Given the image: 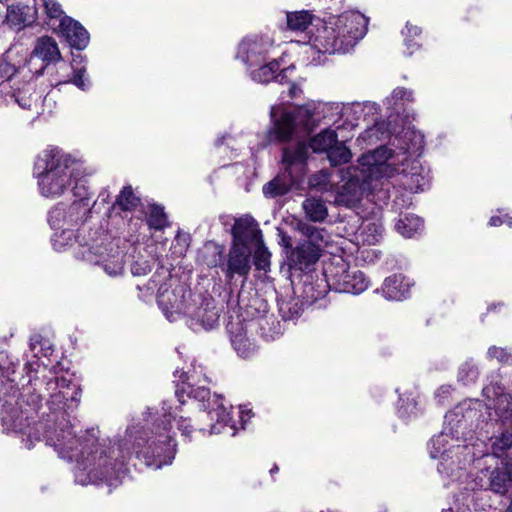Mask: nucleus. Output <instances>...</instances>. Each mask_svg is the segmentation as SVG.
Returning a JSON list of instances; mask_svg holds the SVG:
<instances>
[{"label":"nucleus","instance_id":"nucleus-49","mask_svg":"<svg viewBox=\"0 0 512 512\" xmlns=\"http://www.w3.org/2000/svg\"><path fill=\"white\" fill-rule=\"evenodd\" d=\"M297 230L304 236L308 238L307 241L315 242L317 240H322V229H319L315 226H312L310 224L304 223V222H298L297 223Z\"/></svg>","mask_w":512,"mask_h":512},{"label":"nucleus","instance_id":"nucleus-29","mask_svg":"<svg viewBox=\"0 0 512 512\" xmlns=\"http://www.w3.org/2000/svg\"><path fill=\"white\" fill-rule=\"evenodd\" d=\"M382 225L377 221L364 220L359 227L356 238L363 245H375L382 237Z\"/></svg>","mask_w":512,"mask_h":512},{"label":"nucleus","instance_id":"nucleus-57","mask_svg":"<svg viewBox=\"0 0 512 512\" xmlns=\"http://www.w3.org/2000/svg\"><path fill=\"white\" fill-rule=\"evenodd\" d=\"M502 466L512 480V458L502 460Z\"/></svg>","mask_w":512,"mask_h":512},{"label":"nucleus","instance_id":"nucleus-12","mask_svg":"<svg viewBox=\"0 0 512 512\" xmlns=\"http://www.w3.org/2000/svg\"><path fill=\"white\" fill-rule=\"evenodd\" d=\"M220 311L212 298H202L199 295L192 299L186 317L191 329L211 330L219 323Z\"/></svg>","mask_w":512,"mask_h":512},{"label":"nucleus","instance_id":"nucleus-19","mask_svg":"<svg viewBox=\"0 0 512 512\" xmlns=\"http://www.w3.org/2000/svg\"><path fill=\"white\" fill-rule=\"evenodd\" d=\"M483 395L488 400V408L494 409L500 419L505 421L512 418L511 396L504 392L502 386L491 383L483 388Z\"/></svg>","mask_w":512,"mask_h":512},{"label":"nucleus","instance_id":"nucleus-23","mask_svg":"<svg viewBox=\"0 0 512 512\" xmlns=\"http://www.w3.org/2000/svg\"><path fill=\"white\" fill-rule=\"evenodd\" d=\"M459 440L447 432H441L429 442V453L434 459H446L449 454H458L463 449Z\"/></svg>","mask_w":512,"mask_h":512},{"label":"nucleus","instance_id":"nucleus-24","mask_svg":"<svg viewBox=\"0 0 512 512\" xmlns=\"http://www.w3.org/2000/svg\"><path fill=\"white\" fill-rule=\"evenodd\" d=\"M288 69H280V64L277 60L265 61L259 66L250 68L251 78L259 83H269L270 81H277L283 83L286 79Z\"/></svg>","mask_w":512,"mask_h":512},{"label":"nucleus","instance_id":"nucleus-32","mask_svg":"<svg viewBox=\"0 0 512 512\" xmlns=\"http://www.w3.org/2000/svg\"><path fill=\"white\" fill-rule=\"evenodd\" d=\"M337 133L332 129H325L311 138L309 147L316 153L329 152L330 148L336 144Z\"/></svg>","mask_w":512,"mask_h":512},{"label":"nucleus","instance_id":"nucleus-8","mask_svg":"<svg viewBox=\"0 0 512 512\" xmlns=\"http://www.w3.org/2000/svg\"><path fill=\"white\" fill-rule=\"evenodd\" d=\"M324 276L329 287L343 293L359 294L368 287L363 272L353 269L342 259H335L324 268Z\"/></svg>","mask_w":512,"mask_h":512},{"label":"nucleus","instance_id":"nucleus-15","mask_svg":"<svg viewBox=\"0 0 512 512\" xmlns=\"http://www.w3.org/2000/svg\"><path fill=\"white\" fill-rule=\"evenodd\" d=\"M0 92L4 93L14 103H17L19 107L28 110L37 106V102L41 97L36 91L35 84L30 81L15 82L13 85L2 82L0 84Z\"/></svg>","mask_w":512,"mask_h":512},{"label":"nucleus","instance_id":"nucleus-37","mask_svg":"<svg viewBox=\"0 0 512 512\" xmlns=\"http://www.w3.org/2000/svg\"><path fill=\"white\" fill-rule=\"evenodd\" d=\"M221 252L218 246L214 244H207L199 252V260L209 267H215L220 261Z\"/></svg>","mask_w":512,"mask_h":512},{"label":"nucleus","instance_id":"nucleus-59","mask_svg":"<svg viewBox=\"0 0 512 512\" xmlns=\"http://www.w3.org/2000/svg\"><path fill=\"white\" fill-rule=\"evenodd\" d=\"M281 242H282V245H283L284 247H286V248H291V246H292L291 238H290L288 235H286V234H284V235L282 236V240H281Z\"/></svg>","mask_w":512,"mask_h":512},{"label":"nucleus","instance_id":"nucleus-13","mask_svg":"<svg viewBox=\"0 0 512 512\" xmlns=\"http://www.w3.org/2000/svg\"><path fill=\"white\" fill-rule=\"evenodd\" d=\"M89 211V203L84 198L74 201L69 206L58 203L50 211L48 222L55 229H71V227L84 221Z\"/></svg>","mask_w":512,"mask_h":512},{"label":"nucleus","instance_id":"nucleus-47","mask_svg":"<svg viewBox=\"0 0 512 512\" xmlns=\"http://www.w3.org/2000/svg\"><path fill=\"white\" fill-rule=\"evenodd\" d=\"M17 70L16 66L10 61V53L4 54L0 61V77L5 79L3 82L9 83Z\"/></svg>","mask_w":512,"mask_h":512},{"label":"nucleus","instance_id":"nucleus-60","mask_svg":"<svg viewBox=\"0 0 512 512\" xmlns=\"http://www.w3.org/2000/svg\"><path fill=\"white\" fill-rule=\"evenodd\" d=\"M177 244L183 243L185 248L187 247L186 237H181L180 235H177L176 240Z\"/></svg>","mask_w":512,"mask_h":512},{"label":"nucleus","instance_id":"nucleus-27","mask_svg":"<svg viewBox=\"0 0 512 512\" xmlns=\"http://www.w3.org/2000/svg\"><path fill=\"white\" fill-rule=\"evenodd\" d=\"M402 174V184L412 192L423 191L429 185L428 173L415 159L411 162L410 170L403 169Z\"/></svg>","mask_w":512,"mask_h":512},{"label":"nucleus","instance_id":"nucleus-33","mask_svg":"<svg viewBox=\"0 0 512 512\" xmlns=\"http://www.w3.org/2000/svg\"><path fill=\"white\" fill-rule=\"evenodd\" d=\"M395 228L402 236L410 238L423 229V222L418 216L407 214L398 219Z\"/></svg>","mask_w":512,"mask_h":512},{"label":"nucleus","instance_id":"nucleus-9","mask_svg":"<svg viewBox=\"0 0 512 512\" xmlns=\"http://www.w3.org/2000/svg\"><path fill=\"white\" fill-rule=\"evenodd\" d=\"M192 299L191 290L183 283L165 284L158 290V304L169 321L186 316Z\"/></svg>","mask_w":512,"mask_h":512},{"label":"nucleus","instance_id":"nucleus-50","mask_svg":"<svg viewBox=\"0 0 512 512\" xmlns=\"http://www.w3.org/2000/svg\"><path fill=\"white\" fill-rule=\"evenodd\" d=\"M487 355L490 359H496L502 364L512 365V354L504 348L492 346L488 349Z\"/></svg>","mask_w":512,"mask_h":512},{"label":"nucleus","instance_id":"nucleus-3","mask_svg":"<svg viewBox=\"0 0 512 512\" xmlns=\"http://www.w3.org/2000/svg\"><path fill=\"white\" fill-rule=\"evenodd\" d=\"M74 160L58 148L47 149L39 157L38 186L42 196L55 198L68 191L74 181Z\"/></svg>","mask_w":512,"mask_h":512},{"label":"nucleus","instance_id":"nucleus-40","mask_svg":"<svg viewBox=\"0 0 512 512\" xmlns=\"http://www.w3.org/2000/svg\"><path fill=\"white\" fill-rule=\"evenodd\" d=\"M61 232H57L52 237V244L55 250H65L66 246H72L75 240L74 232L71 229H60Z\"/></svg>","mask_w":512,"mask_h":512},{"label":"nucleus","instance_id":"nucleus-28","mask_svg":"<svg viewBox=\"0 0 512 512\" xmlns=\"http://www.w3.org/2000/svg\"><path fill=\"white\" fill-rule=\"evenodd\" d=\"M32 56H35L46 63L54 62L61 58L56 41L47 36L41 37L37 40Z\"/></svg>","mask_w":512,"mask_h":512},{"label":"nucleus","instance_id":"nucleus-39","mask_svg":"<svg viewBox=\"0 0 512 512\" xmlns=\"http://www.w3.org/2000/svg\"><path fill=\"white\" fill-rule=\"evenodd\" d=\"M29 347L35 357H39L40 355L48 356L51 353L49 341L43 339L40 334H34L30 337Z\"/></svg>","mask_w":512,"mask_h":512},{"label":"nucleus","instance_id":"nucleus-35","mask_svg":"<svg viewBox=\"0 0 512 512\" xmlns=\"http://www.w3.org/2000/svg\"><path fill=\"white\" fill-rule=\"evenodd\" d=\"M512 448V432L505 431L496 437L491 444L492 454L497 458H509L508 451Z\"/></svg>","mask_w":512,"mask_h":512},{"label":"nucleus","instance_id":"nucleus-2","mask_svg":"<svg viewBox=\"0 0 512 512\" xmlns=\"http://www.w3.org/2000/svg\"><path fill=\"white\" fill-rule=\"evenodd\" d=\"M367 23V18L356 11L330 17L309 37V49L319 54L347 53L366 34Z\"/></svg>","mask_w":512,"mask_h":512},{"label":"nucleus","instance_id":"nucleus-22","mask_svg":"<svg viewBox=\"0 0 512 512\" xmlns=\"http://www.w3.org/2000/svg\"><path fill=\"white\" fill-rule=\"evenodd\" d=\"M60 31L70 46L76 49H84L89 43L87 30L70 17H64L60 22Z\"/></svg>","mask_w":512,"mask_h":512},{"label":"nucleus","instance_id":"nucleus-17","mask_svg":"<svg viewBox=\"0 0 512 512\" xmlns=\"http://www.w3.org/2000/svg\"><path fill=\"white\" fill-rule=\"evenodd\" d=\"M234 245L249 247L263 241L262 232L258 223L251 216H243L235 220L232 227Z\"/></svg>","mask_w":512,"mask_h":512},{"label":"nucleus","instance_id":"nucleus-25","mask_svg":"<svg viewBox=\"0 0 512 512\" xmlns=\"http://www.w3.org/2000/svg\"><path fill=\"white\" fill-rule=\"evenodd\" d=\"M412 286L413 283L409 278L395 274L385 279L382 291L386 299L401 301L409 295Z\"/></svg>","mask_w":512,"mask_h":512},{"label":"nucleus","instance_id":"nucleus-26","mask_svg":"<svg viewBox=\"0 0 512 512\" xmlns=\"http://www.w3.org/2000/svg\"><path fill=\"white\" fill-rule=\"evenodd\" d=\"M227 330L231 343L240 356L249 357L255 351L254 344L247 336V328L242 322H230L227 325Z\"/></svg>","mask_w":512,"mask_h":512},{"label":"nucleus","instance_id":"nucleus-45","mask_svg":"<svg viewBox=\"0 0 512 512\" xmlns=\"http://www.w3.org/2000/svg\"><path fill=\"white\" fill-rule=\"evenodd\" d=\"M400 101H413L412 92L404 88H396L386 99V104L389 109H396L400 105Z\"/></svg>","mask_w":512,"mask_h":512},{"label":"nucleus","instance_id":"nucleus-56","mask_svg":"<svg viewBox=\"0 0 512 512\" xmlns=\"http://www.w3.org/2000/svg\"><path fill=\"white\" fill-rule=\"evenodd\" d=\"M239 413L241 419V426L242 428H244L245 423L251 418V411L240 407Z\"/></svg>","mask_w":512,"mask_h":512},{"label":"nucleus","instance_id":"nucleus-41","mask_svg":"<svg viewBox=\"0 0 512 512\" xmlns=\"http://www.w3.org/2000/svg\"><path fill=\"white\" fill-rule=\"evenodd\" d=\"M2 425L7 431H21L22 430V418L18 409L12 408L9 412H6L2 416Z\"/></svg>","mask_w":512,"mask_h":512},{"label":"nucleus","instance_id":"nucleus-44","mask_svg":"<svg viewBox=\"0 0 512 512\" xmlns=\"http://www.w3.org/2000/svg\"><path fill=\"white\" fill-rule=\"evenodd\" d=\"M139 199L134 195L131 187H125L117 197V204L122 210H132L137 206Z\"/></svg>","mask_w":512,"mask_h":512},{"label":"nucleus","instance_id":"nucleus-58","mask_svg":"<svg viewBox=\"0 0 512 512\" xmlns=\"http://www.w3.org/2000/svg\"><path fill=\"white\" fill-rule=\"evenodd\" d=\"M301 93H302V90H301V88L298 85L292 84L290 86V88H289V95H290L291 98H296Z\"/></svg>","mask_w":512,"mask_h":512},{"label":"nucleus","instance_id":"nucleus-31","mask_svg":"<svg viewBox=\"0 0 512 512\" xmlns=\"http://www.w3.org/2000/svg\"><path fill=\"white\" fill-rule=\"evenodd\" d=\"M306 217L313 222H322L328 216V210L324 203L319 198L310 197L304 200L302 204Z\"/></svg>","mask_w":512,"mask_h":512},{"label":"nucleus","instance_id":"nucleus-46","mask_svg":"<svg viewBox=\"0 0 512 512\" xmlns=\"http://www.w3.org/2000/svg\"><path fill=\"white\" fill-rule=\"evenodd\" d=\"M309 185L319 191H328L331 187L329 173L321 170L309 178Z\"/></svg>","mask_w":512,"mask_h":512},{"label":"nucleus","instance_id":"nucleus-54","mask_svg":"<svg viewBox=\"0 0 512 512\" xmlns=\"http://www.w3.org/2000/svg\"><path fill=\"white\" fill-rule=\"evenodd\" d=\"M132 273L133 275H145L147 274V272L150 271V266L147 265L146 263H144L143 265L139 262H136L133 266H132Z\"/></svg>","mask_w":512,"mask_h":512},{"label":"nucleus","instance_id":"nucleus-34","mask_svg":"<svg viewBox=\"0 0 512 512\" xmlns=\"http://www.w3.org/2000/svg\"><path fill=\"white\" fill-rule=\"evenodd\" d=\"M313 15L309 11L287 13V25L292 31H304L311 25Z\"/></svg>","mask_w":512,"mask_h":512},{"label":"nucleus","instance_id":"nucleus-61","mask_svg":"<svg viewBox=\"0 0 512 512\" xmlns=\"http://www.w3.org/2000/svg\"><path fill=\"white\" fill-rule=\"evenodd\" d=\"M198 378L197 371L194 370L193 373L187 376V380L195 381Z\"/></svg>","mask_w":512,"mask_h":512},{"label":"nucleus","instance_id":"nucleus-6","mask_svg":"<svg viewBox=\"0 0 512 512\" xmlns=\"http://www.w3.org/2000/svg\"><path fill=\"white\" fill-rule=\"evenodd\" d=\"M307 157L308 146L304 143L284 148L282 163L288 175L277 176L265 184L264 195L271 198L285 195L294 181L303 174Z\"/></svg>","mask_w":512,"mask_h":512},{"label":"nucleus","instance_id":"nucleus-42","mask_svg":"<svg viewBox=\"0 0 512 512\" xmlns=\"http://www.w3.org/2000/svg\"><path fill=\"white\" fill-rule=\"evenodd\" d=\"M254 246L256 248L254 252V264L257 269L266 271L270 266L271 254L264 246L263 241L261 244L257 243Z\"/></svg>","mask_w":512,"mask_h":512},{"label":"nucleus","instance_id":"nucleus-1","mask_svg":"<svg viewBox=\"0 0 512 512\" xmlns=\"http://www.w3.org/2000/svg\"><path fill=\"white\" fill-rule=\"evenodd\" d=\"M162 417L147 423V427L129 431L128 439L112 449L108 455L104 445L99 443L97 431L91 429L85 435L77 437L70 426L55 431L48 438V443L55 448L59 456L78 463L75 474L76 482L81 485L106 481L108 485H117L124 474V460L131 454V449L139 459H144L147 466L161 468L172 463L176 454V443L171 434V419L178 417L177 408L162 407Z\"/></svg>","mask_w":512,"mask_h":512},{"label":"nucleus","instance_id":"nucleus-14","mask_svg":"<svg viewBox=\"0 0 512 512\" xmlns=\"http://www.w3.org/2000/svg\"><path fill=\"white\" fill-rule=\"evenodd\" d=\"M272 45L273 42L267 37H247L239 44L237 57L241 59L249 69L254 66H259L268 60Z\"/></svg>","mask_w":512,"mask_h":512},{"label":"nucleus","instance_id":"nucleus-21","mask_svg":"<svg viewBox=\"0 0 512 512\" xmlns=\"http://www.w3.org/2000/svg\"><path fill=\"white\" fill-rule=\"evenodd\" d=\"M250 247L234 245L229 252L227 277L232 278L234 274L246 276L250 271Z\"/></svg>","mask_w":512,"mask_h":512},{"label":"nucleus","instance_id":"nucleus-16","mask_svg":"<svg viewBox=\"0 0 512 512\" xmlns=\"http://www.w3.org/2000/svg\"><path fill=\"white\" fill-rule=\"evenodd\" d=\"M320 256L321 249L318 244L312 241H303L290 250L287 260L291 269L305 271L313 266Z\"/></svg>","mask_w":512,"mask_h":512},{"label":"nucleus","instance_id":"nucleus-20","mask_svg":"<svg viewBox=\"0 0 512 512\" xmlns=\"http://www.w3.org/2000/svg\"><path fill=\"white\" fill-rule=\"evenodd\" d=\"M83 60L80 56L73 59V62L68 65L61 63L57 68V80L55 85L72 83L81 90L87 89L89 81L85 78L86 67L82 64Z\"/></svg>","mask_w":512,"mask_h":512},{"label":"nucleus","instance_id":"nucleus-63","mask_svg":"<svg viewBox=\"0 0 512 512\" xmlns=\"http://www.w3.org/2000/svg\"><path fill=\"white\" fill-rule=\"evenodd\" d=\"M25 447H26L27 449H31V448H32V442H31L30 440H27V441L25 442Z\"/></svg>","mask_w":512,"mask_h":512},{"label":"nucleus","instance_id":"nucleus-11","mask_svg":"<svg viewBox=\"0 0 512 512\" xmlns=\"http://www.w3.org/2000/svg\"><path fill=\"white\" fill-rule=\"evenodd\" d=\"M357 166H349L341 171L343 184L338 188L334 199L335 204L348 208L355 207L363 198L365 184L371 180L370 177H363Z\"/></svg>","mask_w":512,"mask_h":512},{"label":"nucleus","instance_id":"nucleus-64","mask_svg":"<svg viewBox=\"0 0 512 512\" xmlns=\"http://www.w3.org/2000/svg\"><path fill=\"white\" fill-rule=\"evenodd\" d=\"M506 512H512V499L511 501L509 502L507 508H506Z\"/></svg>","mask_w":512,"mask_h":512},{"label":"nucleus","instance_id":"nucleus-51","mask_svg":"<svg viewBox=\"0 0 512 512\" xmlns=\"http://www.w3.org/2000/svg\"><path fill=\"white\" fill-rule=\"evenodd\" d=\"M47 15L50 18H59L62 15L60 4L56 0H42Z\"/></svg>","mask_w":512,"mask_h":512},{"label":"nucleus","instance_id":"nucleus-48","mask_svg":"<svg viewBox=\"0 0 512 512\" xmlns=\"http://www.w3.org/2000/svg\"><path fill=\"white\" fill-rule=\"evenodd\" d=\"M24 21L23 13L19 8L10 7L7 9L6 22L10 27L20 30L24 26Z\"/></svg>","mask_w":512,"mask_h":512},{"label":"nucleus","instance_id":"nucleus-53","mask_svg":"<svg viewBox=\"0 0 512 512\" xmlns=\"http://www.w3.org/2000/svg\"><path fill=\"white\" fill-rule=\"evenodd\" d=\"M502 224H506L509 227H511L512 226V218L508 215H505L503 218H501L499 216H492L489 220L490 226H499Z\"/></svg>","mask_w":512,"mask_h":512},{"label":"nucleus","instance_id":"nucleus-10","mask_svg":"<svg viewBox=\"0 0 512 512\" xmlns=\"http://www.w3.org/2000/svg\"><path fill=\"white\" fill-rule=\"evenodd\" d=\"M47 403L52 410H65L76 407L80 399V389L66 377H53L46 382Z\"/></svg>","mask_w":512,"mask_h":512},{"label":"nucleus","instance_id":"nucleus-43","mask_svg":"<svg viewBox=\"0 0 512 512\" xmlns=\"http://www.w3.org/2000/svg\"><path fill=\"white\" fill-rule=\"evenodd\" d=\"M478 377V369L472 361L464 362L459 368L458 380L463 384H469L476 381Z\"/></svg>","mask_w":512,"mask_h":512},{"label":"nucleus","instance_id":"nucleus-30","mask_svg":"<svg viewBox=\"0 0 512 512\" xmlns=\"http://www.w3.org/2000/svg\"><path fill=\"white\" fill-rule=\"evenodd\" d=\"M488 481V489L499 495H505L512 486V480L504 468L493 469Z\"/></svg>","mask_w":512,"mask_h":512},{"label":"nucleus","instance_id":"nucleus-36","mask_svg":"<svg viewBox=\"0 0 512 512\" xmlns=\"http://www.w3.org/2000/svg\"><path fill=\"white\" fill-rule=\"evenodd\" d=\"M352 157L351 151L346 147L343 142L336 141L329 152L327 158L332 166H338L350 161Z\"/></svg>","mask_w":512,"mask_h":512},{"label":"nucleus","instance_id":"nucleus-38","mask_svg":"<svg viewBox=\"0 0 512 512\" xmlns=\"http://www.w3.org/2000/svg\"><path fill=\"white\" fill-rule=\"evenodd\" d=\"M147 223L150 228L156 230L163 229L167 225V217L164 209L157 205L151 206Z\"/></svg>","mask_w":512,"mask_h":512},{"label":"nucleus","instance_id":"nucleus-18","mask_svg":"<svg viewBox=\"0 0 512 512\" xmlns=\"http://www.w3.org/2000/svg\"><path fill=\"white\" fill-rule=\"evenodd\" d=\"M77 256L91 264L101 265L109 276L120 275L124 269L123 256L120 252L104 256L103 251L84 247L83 251H81Z\"/></svg>","mask_w":512,"mask_h":512},{"label":"nucleus","instance_id":"nucleus-55","mask_svg":"<svg viewBox=\"0 0 512 512\" xmlns=\"http://www.w3.org/2000/svg\"><path fill=\"white\" fill-rule=\"evenodd\" d=\"M190 421L186 418H184L183 416H179V419H178V429L182 432V435L184 436H189V433L191 432L190 430H188V428L190 427Z\"/></svg>","mask_w":512,"mask_h":512},{"label":"nucleus","instance_id":"nucleus-4","mask_svg":"<svg viewBox=\"0 0 512 512\" xmlns=\"http://www.w3.org/2000/svg\"><path fill=\"white\" fill-rule=\"evenodd\" d=\"M320 102L309 101L304 105L288 110L282 105L270 109L272 127L268 131V141L287 142L299 132H308L316 125L314 117L319 113Z\"/></svg>","mask_w":512,"mask_h":512},{"label":"nucleus","instance_id":"nucleus-52","mask_svg":"<svg viewBox=\"0 0 512 512\" xmlns=\"http://www.w3.org/2000/svg\"><path fill=\"white\" fill-rule=\"evenodd\" d=\"M402 33L404 34V36H405L406 38H408V37H412V36H413V37H415V36L420 35L421 30H420V28H419V27H417V26H413V25L407 24V25H406V27H405V29L403 30V32H402ZM411 42H412L411 40L406 39V45H407L408 47L418 46V44H417V43H413V44H412Z\"/></svg>","mask_w":512,"mask_h":512},{"label":"nucleus","instance_id":"nucleus-7","mask_svg":"<svg viewBox=\"0 0 512 512\" xmlns=\"http://www.w3.org/2000/svg\"><path fill=\"white\" fill-rule=\"evenodd\" d=\"M184 394L188 398L201 402V408L209 409L211 420L216 418L217 423L211 425L210 434H218L222 432V428L226 427L230 422V415L223 404V399L219 395L210 397V391L204 386L195 387L190 382H183L182 386L177 388L176 396L181 404L185 403Z\"/></svg>","mask_w":512,"mask_h":512},{"label":"nucleus","instance_id":"nucleus-62","mask_svg":"<svg viewBox=\"0 0 512 512\" xmlns=\"http://www.w3.org/2000/svg\"><path fill=\"white\" fill-rule=\"evenodd\" d=\"M278 470H279L278 466L274 465V466L271 468L270 473H271V474L277 473V472H278Z\"/></svg>","mask_w":512,"mask_h":512},{"label":"nucleus","instance_id":"nucleus-5","mask_svg":"<svg viewBox=\"0 0 512 512\" xmlns=\"http://www.w3.org/2000/svg\"><path fill=\"white\" fill-rule=\"evenodd\" d=\"M405 138L411 140V144L401 148L402 152L395 154L386 146H381L372 152L363 154L358 158V165L363 177L377 178L380 175H390L398 163H404L408 156H419L424 146L423 137L415 132L407 131Z\"/></svg>","mask_w":512,"mask_h":512}]
</instances>
